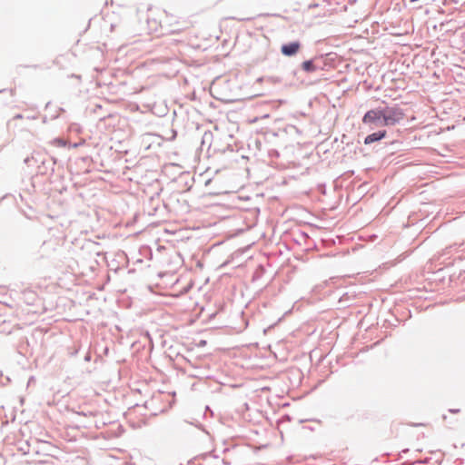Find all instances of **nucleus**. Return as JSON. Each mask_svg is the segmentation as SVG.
<instances>
[{"label": "nucleus", "instance_id": "nucleus-4", "mask_svg": "<svg viewBox=\"0 0 465 465\" xmlns=\"http://www.w3.org/2000/svg\"><path fill=\"white\" fill-rule=\"evenodd\" d=\"M302 48V43L299 40L284 43L281 45V54L286 57L296 55Z\"/></svg>", "mask_w": 465, "mask_h": 465}, {"label": "nucleus", "instance_id": "nucleus-10", "mask_svg": "<svg viewBox=\"0 0 465 465\" xmlns=\"http://www.w3.org/2000/svg\"><path fill=\"white\" fill-rule=\"evenodd\" d=\"M79 416L88 417V416H94V414L92 411L89 412H84V411H78L76 412Z\"/></svg>", "mask_w": 465, "mask_h": 465}, {"label": "nucleus", "instance_id": "nucleus-14", "mask_svg": "<svg viewBox=\"0 0 465 465\" xmlns=\"http://www.w3.org/2000/svg\"><path fill=\"white\" fill-rule=\"evenodd\" d=\"M82 426L84 427V428H89V427H91V424H89V423H82Z\"/></svg>", "mask_w": 465, "mask_h": 465}, {"label": "nucleus", "instance_id": "nucleus-2", "mask_svg": "<svg viewBox=\"0 0 465 465\" xmlns=\"http://www.w3.org/2000/svg\"><path fill=\"white\" fill-rule=\"evenodd\" d=\"M383 114V125L393 126L399 124L405 116L403 110L397 104L381 106Z\"/></svg>", "mask_w": 465, "mask_h": 465}, {"label": "nucleus", "instance_id": "nucleus-6", "mask_svg": "<svg viewBox=\"0 0 465 465\" xmlns=\"http://www.w3.org/2000/svg\"><path fill=\"white\" fill-rule=\"evenodd\" d=\"M386 135H387V131L386 130H384V129L379 130L377 132H374L372 134H368L364 138V143L365 144H371L373 143L379 142L381 139L385 138Z\"/></svg>", "mask_w": 465, "mask_h": 465}, {"label": "nucleus", "instance_id": "nucleus-3", "mask_svg": "<svg viewBox=\"0 0 465 465\" xmlns=\"http://www.w3.org/2000/svg\"><path fill=\"white\" fill-rule=\"evenodd\" d=\"M383 114L381 106L367 111L363 117L362 123L370 126L371 129L378 127H384L383 125Z\"/></svg>", "mask_w": 465, "mask_h": 465}, {"label": "nucleus", "instance_id": "nucleus-7", "mask_svg": "<svg viewBox=\"0 0 465 465\" xmlns=\"http://www.w3.org/2000/svg\"><path fill=\"white\" fill-rule=\"evenodd\" d=\"M299 73H300V71H299V69H297V68H295V69H293V70L292 71V74L293 78H295V77H296V81H294L293 79H292V80L290 81V84H295L296 83H302V80H301V79L298 77V74H299Z\"/></svg>", "mask_w": 465, "mask_h": 465}, {"label": "nucleus", "instance_id": "nucleus-1", "mask_svg": "<svg viewBox=\"0 0 465 465\" xmlns=\"http://www.w3.org/2000/svg\"><path fill=\"white\" fill-rule=\"evenodd\" d=\"M24 163L28 167L35 168L38 174L45 175L49 172L54 173L56 161L45 153L34 152L24 160Z\"/></svg>", "mask_w": 465, "mask_h": 465}, {"label": "nucleus", "instance_id": "nucleus-9", "mask_svg": "<svg viewBox=\"0 0 465 465\" xmlns=\"http://www.w3.org/2000/svg\"><path fill=\"white\" fill-rule=\"evenodd\" d=\"M269 79L272 82V83H275V84H280L282 82V78L280 77V76H271L269 77Z\"/></svg>", "mask_w": 465, "mask_h": 465}, {"label": "nucleus", "instance_id": "nucleus-5", "mask_svg": "<svg viewBox=\"0 0 465 465\" xmlns=\"http://www.w3.org/2000/svg\"><path fill=\"white\" fill-rule=\"evenodd\" d=\"M321 58L314 57L310 60H306L301 64V69L306 73L312 74L315 73L318 70L322 69L320 64Z\"/></svg>", "mask_w": 465, "mask_h": 465}, {"label": "nucleus", "instance_id": "nucleus-12", "mask_svg": "<svg viewBox=\"0 0 465 465\" xmlns=\"http://www.w3.org/2000/svg\"><path fill=\"white\" fill-rule=\"evenodd\" d=\"M460 411V409H450L449 410V412L450 413H459Z\"/></svg>", "mask_w": 465, "mask_h": 465}, {"label": "nucleus", "instance_id": "nucleus-13", "mask_svg": "<svg viewBox=\"0 0 465 465\" xmlns=\"http://www.w3.org/2000/svg\"><path fill=\"white\" fill-rule=\"evenodd\" d=\"M271 135L273 136L275 139H277L279 137V134L277 133L269 134L268 136L270 137Z\"/></svg>", "mask_w": 465, "mask_h": 465}, {"label": "nucleus", "instance_id": "nucleus-11", "mask_svg": "<svg viewBox=\"0 0 465 465\" xmlns=\"http://www.w3.org/2000/svg\"><path fill=\"white\" fill-rule=\"evenodd\" d=\"M24 115L21 114H17L14 116V120L23 119Z\"/></svg>", "mask_w": 465, "mask_h": 465}, {"label": "nucleus", "instance_id": "nucleus-8", "mask_svg": "<svg viewBox=\"0 0 465 465\" xmlns=\"http://www.w3.org/2000/svg\"><path fill=\"white\" fill-rule=\"evenodd\" d=\"M268 154H269V156H270V157H272H272L278 158V157L280 156V153H279V152H278V150H277V149H270V150L268 151Z\"/></svg>", "mask_w": 465, "mask_h": 465}, {"label": "nucleus", "instance_id": "nucleus-15", "mask_svg": "<svg viewBox=\"0 0 465 465\" xmlns=\"http://www.w3.org/2000/svg\"><path fill=\"white\" fill-rule=\"evenodd\" d=\"M317 6H318V5H317V4H313V5H309V7H310V8H315V7H317Z\"/></svg>", "mask_w": 465, "mask_h": 465}, {"label": "nucleus", "instance_id": "nucleus-16", "mask_svg": "<svg viewBox=\"0 0 465 465\" xmlns=\"http://www.w3.org/2000/svg\"><path fill=\"white\" fill-rule=\"evenodd\" d=\"M59 143L64 144L63 140H59Z\"/></svg>", "mask_w": 465, "mask_h": 465}]
</instances>
